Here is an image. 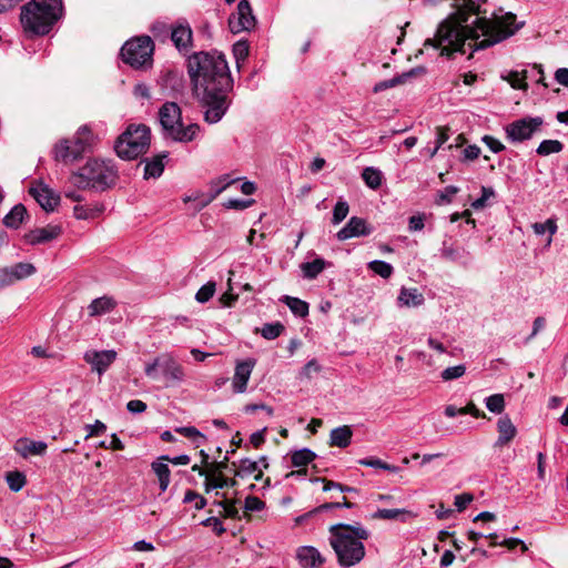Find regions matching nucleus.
<instances>
[{
  "label": "nucleus",
  "mask_w": 568,
  "mask_h": 568,
  "mask_svg": "<svg viewBox=\"0 0 568 568\" xmlns=\"http://www.w3.org/2000/svg\"><path fill=\"white\" fill-rule=\"evenodd\" d=\"M531 226H532L534 232L537 235H542L546 232L549 233V237L547 240V246H549L551 244V242H552V235L557 232V229H558L556 220L548 219L544 223H534Z\"/></svg>",
  "instance_id": "nucleus-41"
},
{
  "label": "nucleus",
  "mask_w": 568,
  "mask_h": 568,
  "mask_svg": "<svg viewBox=\"0 0 568 568\" xmlns=\"http://www.w3.org/2000/svg\"><path fill=\"white\" fill-rule=\"evenodd\" d=\"M424 216L423 215H413L408 220V230L410 232L422 231L424 229Z\"/></svg>",
  "instance_id": "nucleus-62"
},
{
  "label": "nucleus",
  "mask_w": 568,
  "mask_h": 568,
  "mask_svg": "<svg viewBox=\"0 0 568 568\" xmlns=\"http://www.w3.org/2000/svg\"><path fill=\"white\" fill-rule=\"evenodd\" d=\"M163 85L170 88L173 92L180 93L184 89V80L182 73L178 70H168L163 75Z\"/></svg>",
  "instance_id": "nucleus-35"
},
{
  "label": "nucleus",
  "mask_w": 568,
  "mask_h": 568,
  "mask_svg": "<svg viewBox=\"0 0 568 568\" xmlns=\"http://www.w3.org/2000/svg\"><path fill=\"white\" fill-rule=\"evenodd\" d=\"M541 123L542 121L540 118H525L515 121L514 123L508 125L506 130L507 138L513 140L514 142L528 140L531 138L532 133L539 129Z\"/></svg>",
  "instance_id": "nucleus-11"
},
{
  "label": "nucleus",
  "mask_w": 568,
  "mask_h": 568,
  "mask_svg": "<svg viewBox=\"0 0 568 568\" xmlns=\"http://www.w3.org/2000/svg\"><path fill=\"white\" fill-rule=\"evenodd\" d=\"M115 306V302L108 296H102L93 300L89 305V314L91 316H98L112 311Z\"/></svg>",
  "instance_id": "nucleus-33"
},
{
  "label": "nucleus",
  "mask_w": 568,
  "mask_h": 568,
  "mask_svg": "<svg viewBox=\"0 0 568 568\" xmlns=\"http://www.w3.org/2000/svg\"><path fill=\"white\" fill-rule=\"evenodd\" d=\"M95 139L100 140L101 138L93 134L90 125L84 124L78 129L77 136L73 142H90Z\"/></svg>",
  "instance_id": "nucleus-52"
},
{
  "label": "nucleus",
  "mask_w": 568,
  "mask_h": 568,
  "mask_svg": "<svg viewBox=\"0 0 568 568\" xmlns=\"http://www.w3.org/2000/svg\"><path fill=\"white\" fill-rule=\"evenodd\" d=\"M555 79L559 84L568 88V68L557 69L555 72Z\"/></svg>",
  "instance_id": "nucleus-64"
},
{
  "label": "nucleus",
  "mask_w": 568,
  "mask_h": 568,
  "mask_svg": "<svg viewBox=\"0 0 568 568\" xmlns=\"http://www.w3.org/2000/svg\"><path fill=\"white\" fill-rule=\"evenodd\" d=\"M348 212H349L348 203L345 200L339 199L333 209L332 223L334 225L339 224L342 221H344L346 219Z\"/></svg>",
  "instance_id": "nucleus-48"
},
{
  "label": "nucleus",
  "mask_w": 568,
  "mask_h": 568,
  "mask_svg": "<svg viewBox=\"0 0 568 568\" xmlns=\"http://www.w3.org/2000/svg\"><path fill=\"white\" fill-rule=\"evenodd\" d=\"M150 144H113L116 155L124 161H132L148 151Z\"/></svg>",
  "instance_id": "nucleus-28"
},
{
  "label": "nucleus",
  "mask_w": 568,
  "mask_h": 568,
  "mask_svg": "<svg viewBox=\"0 0 568 568\" xmlns=\"http://www.w3.org/2000/svg\"><path fill=\"white\" fill-rule=\"evenodd\" d=\"M85 164L71 173L69 182L78 190L94 189L105 191L118 180V171L111 161H100L87 158Z\"/></svg>",
  "instance_id": "nucleus-5"
},
{
  "label": "nucleus",
  "mask_w": 568,
  "mask_h": 568,
  "mask_svg": "<svg viewBox=\"0 0 568 568\" xmlns=\"http://www.w3.org/2000/svg\"><path fill=\"white\" fill-rule=\"evenodd\" d=\"M116 352L109 351H91L84 354V361L92 366L99 375L106 372L110 365L115 361Z\"/></svg>",
  "instance_id": "nucleus-16"
},
{
  "label": "nucleus",
  "mask_w": 568,
  "mask_h": 568,
  "mask_svg": "<svg viewBox=\"0 0 568 568\" xmlns=\"http://www.w3.org/2000/svg\"><path fill=\"white\" fill-rule=\"evenodd\" d=\"M126 409L132 414H140L145 412L146 404L140 399H132L126 404Z\"/></svg>",
  "instance_id": "nucleus-63"
},
{
  "label": "nucleus",
  "mask_w": 568,
  "mask_h": 568,
  "mask_svg": "<svg viewBox=\"0 0 568 568\" xmlns=\"http://www.w3.org/2000/svg\"><path fill=\"white\" fill-rule=\"evenodd\" d=\"M215 293V283L214 282H207L203 286L200 287V290L195 294V300L199 303H206L210 301Z\"/></svg>",
  "instance_id": "nucleus-49"
},
{
  "label": "nucleus",
  "mask_w": 568,
  "mask_h": 568,
  "mask_svg": "<svg viewBox=\"0 0 568 568\" xmlns=\"http://www.w3.org/2000/svg\"><path fill=\"white\" fill-rule=\"evenodd\" d=\"M169 158L168 152H161L151 159H145L144 179H158L162 175L165 168V160Z\"/></svg>",
  "instance_id": "nucleus-24"
},
{
  "label": "nucleus",
  "mask_w": 568,
  "mask_h": 568,
  "mask_svg": "<svg viewBox=\"0 0 568 568\" xmlns=\"http://www.w3.org/2000/svg\"><path fill=\"white\" fill-rule=\"evenodd\" d=\"M474 499V496L469 493H463L455 496L454 505L458 511H463Z\"/></svg>",
  "instance_id": "nucleus-57"
},
{
  "label": "nucleus",
  "mask_w": 568,
  "mask_h": 568,
  "mask_svg": "<svg viewBox=\"0 0 568 568\" xmlns=\"http://www.w3.org/2000/svg\"><path fill=\"white\" fill-rule=\"evenodd\" d=\"M327 266H331V263L326 262L322 257H316L312 262H304L301 264V270L303 272V277L306 280L316 278Z\"/></svg>",
  "instance_id": "nucleus-31"
},
{
  "label": "nucleus",
  "mask_w": 568,
  "mask_h": 568,
  "mask_svg": "<svg viewBox=\"0 0 568 568\" xmlns=\"http://www.w3.org/2000/svg\"><path fill=\"white\" fill-rule=\"evenodd\" d=\"M466 372V366L464 364L450 366L445 368L440 376L444 381H452L462 377Z\"/></svg>",
  "instance_id": "nucleus-51"
},
{
  "label": "nucleus",
  "mask_w": 568,
  "mask_h": 568,
  "mask_svg": "<svg viewBox=\"0 0 568 568\" xmlns=\"http://www.w3.org/2000/svg\"><path fill=\"white\" fill-rule=\"evenodd\" d=\"M219 506H221L225 513V516L230 518H236L239 516V510L236 507V500H222L217 503Z\"/></svg>",
  "instance_id": "nucleus-56"
},
{
  "label": "nucleus",
  "mask_w": 568,
  "mask_h": 568,
  "mask_svg": "<svg viewBox=\"0 0 568 568\" xmlns=\"http://www.w3.org/2000/svg\"><path fill=\"white\" fill-rule=\"evenodd\" d=\"M296 556L301 566L304 568H314L324 562V558L321 556L320 551L312 546L300 547Z\"/></svg>",
  "instance_id": "nucleus-25"
},
{
  "label": "nucleus",
  "mask_w": 568,
  "mask_h": 568,
  "mask_svg": "<svg viewBox=\"0 0 568 568\" xmlns=\"http://www.w3.org/2000/svg\"><path fill=\"white\" fill-rule=\"evenodd\" d=\"M353 430L349 426L344 425L331 430L329 446L346 448L351 445Z\"/></svg>",
  "instance_id": "nucleus-29"
},
{
  "label": "nucleus",
  "mask_w": 568,
  "mask_h": 568,
  "mask_svg": "<svg viewBox=\"0 0 568 568\" xmlns=\"http://www.w3.org/2000/svg\"><path fill=\"white\" fill-rule=\"evenodd\" d=\"M265 504L258 497L247 496L245 498L244 508L247 511H260L264 509Z\"/></svg>",
  "instance_id": "nucleus-55"
},
{
  "label": "nucleus",
  "mask_w": 568,
  "mask_h": 568,
  "mask_svg": "<svg viewBox=\"0 0 568 568\" xmlns=\"http://www.w3.org/2000/svg\"><path fill=\"white\" fill-rule=\"evenodd\" d=\"M85 428L88 429L87 438L102 435L106 430L105 424L102 423L101 420H95L94 424L87 425Z\"/></svg>",
  "instance_id": "nucleus-59"
},
{
  "label": "nucleus",
  "mask_w": 568,
  "mask_h": 568,
  "mask_svg": "<svg viewBox=\"0 0 568 568\" xmlns=\"http://www.w3.org/2000/svg\"><path fill=\"white\" fill-rule=\"evenodd\" d=\"M232 466L237 468L234 470L235 476L245 477L257 470L258 463L250 458H243L240 460L239 465L236 462H232Z\"/></svg>",
  "instance_id": "nucleus-40"
},
{
  "label": "nucleus",
  "mask_w": 568,
  "mask_h": 568,
  "mask_svg": "<svg viewBox=\"0 0 568 568\" xmlns=\"http://www.w3.org/2000/svg\"><path fill=\"white\" fill-rule=\"evenodd\" d=\"M27 215V209L23 204L14 205L8 214L3 217V224L10 229H18Z\"/></svg>",
  "instance_id": "nucleus-32"
},
{
  "label": "nucleus",
  "mask_w": 568,
  "mask_h": 568,
  "mask_svg": "<svg viewBox=\"0 0 568 568\" xmlns=\"http://www.w3.org/2000/svg\"><path fill=\"white\" fill-rule=\"evenodd\" d=\"M495 196V191L491 187L483 186L481 187V196L476 199L471 203V207L475 210H480L486 206V202Z\"/></svg>",
  "instance_id": "nucleus-53"
},
{
  "label": "nucleus",
  "mask_w": 568,
  "mask_h": 568,
  "mask_svg": "<svg viewBox=\"0 0 568 568\" xmlns=\"http://www.w3.org/2000/svg\"><path fill=\"white\" fill-rule=\"evenodd\" d=\"M425 73H426L425 67L413 68V69H410L406 72H403L402 74H398L389 80H385V81H381V82L376 83L374 87V91L378 92V91H383L386 89H390V88L404 84L414 78L424 75Z\"/></svg>",
  "instance_id": "nucleus-20"
},
{
  "label": "nucleus",
  "mask_w": 568,
  "mask_h": 568,
  "mask_svg": "<svg viewBox=\"0 0 568 568\" xmlns=\"http://www.w3.org/2000/svg\"><path fill=\"white\" fill-rule=\"evenodd\" d=\"M316 458V454L310 448L294 450L291 456L293 467H302L312 463Z\"/></svg>",
  "instance_id": "nucleus-39"
},
{
  "label": "nucleus",
  "mask_w": 568,
  "mask_h": 568,
  "mask_svg": "<svg viewBox=\"0 0 568 568\" xmlns=\"http://www.w3.org/2000/svg\"><path fill=\"white\" fill-rule=\"evenodd\" d=\"M160 460L161 459L153 462L151 464V468L159 479V486L161 491H165L170 485L171 471L169 466Z\"/></svg>",
  "instance_id": "nucleus-34"
},
{
  "label": "nucleus",
  "mask_w": 568,
  "mask_h": 568,
  "mask_svg": "<svg viewBox=\"0 0 568 568\" xmlns=\"http://www.w3.org/2000/svg\"><path fill=\"white\" fill-rule=\"evenodd\" d=\"M486 407L489 412L501 414L505 409V398L503 394H494L485 399Z\"/></svg>",
  "instance_id": "nucleus-47"
},
{
  "label": "nucleus",
  "mask_w": 568,
  "mask_h": 568,
  "mask_svg": "<svg viewBox=\"0 0 568 568\" xmlns=\"http://www.w3.org/2000/svg\"><path fill=\"white\" fill-rule=\"evenodd\" d=\"M29 193L45 212L54 211L60 203V195L42 182L30 187Z\"/></svg>",
  "instance_id": "nucleus-13"
},
{
  "label": "nucleus",
  "mask_w": 568,
  "mask_h": 568,
  "mask_svg": "<svg viewBox=\"0 0 568 568\" xmlns=\"http://www.w3.org/2000/svg\"><path fill=\"white\" fill-rule=\"evenodd\" d=\"M161 369L166 386L180 384L184 379V369L171 354H161L152 363L146 364L144 373L152 379L158 378V369Z\"/></svg>",
  "instance_id": "nucleus-7"
},
{
  "label": "nucleus",
  "mask_w": 568,
  "mask_h": 568,
  "mask_svg": "<svg viewBox=\"0 0 568 568\" xmlns=\"http://www.w3.org/2000/svg\"><path fill=\"white\" fill-rule=\"evenodd\" d=\"M256 361L254 358H246L239 361L235 366L233 376V390L234 393H244L247 387V382L251 377L252 371L255 367Z\"/></svg>",
  "instance_id": "nucleus-15"
},
{
  "label": "nucleus",
  "mask_w": 568,
  "mask_h": 568,
  "mask_svg": "<svg viewBox=\"0 0 568 568\" xmlns=\"http://www.w3.org/2000/svg\"><path fill=\"white\" fill-rule=\"evenodd\" d=\"M329 545L342 568H351L364 559L366 551L363 541L369 537L367 529L362 526L336 524L329 528Z\"/></svg>",
  "instance_id": "nucleus-3"
},
{
  "label": "nucleus",
  "mask_w": 568,
  "mask_h": 568,
  "mask_svg": "<svg viewBox=\"0 0 568 568\" xmlns=\"http://www.w3.org/2000/svg\"><path fill=\"white\" fill-rule=\"evenodd\" d=\"M159 122L166 138L174 142H191L197 138L200 126L184 125L181 108L175 102H165L159 110Z\"/></svg>",
  "instance_id": "nucleus-6"
},
{
  "label": "nucleus",
  "mask_w": 568,
  "mask_h": 568,
  "mask_svg": "<svg viewBox=\"0 0 568 568\" xmlns=\"http://www.w3.org/2000/svg\"><path fill=\"white\" fill-rule=\"evenodd\" d=\"M256 24V19L253 14L251 4L247 0H240L236 7V12L232 13L229 18V28L232 33H240L243 31H251Z\"/></svg>",
  "instance_id": "nucleus-10"
},
{
  "label": "nucleus",
  "mask_w": 568,
  "mask_h": 568,
  "mask_svg": "<svg viewBox=\"0 0 568 568\" xmlns=\"http://www.w3.org/2000/svg\"><path fill=\"white\" fill-rule=\"evenodd\" d=\"M281 301L288 306L294 315L300 317L308 315V304L305 301L288 295H284Z\"/></svg>",
  "instance_id": "nucleus-37"
},
{
  "label": "nucleus",
  "mask_w": 568,
  "mask_h": 568,
  "mask_svg": "<svg viewBox=\"0 0 568 568\" xmlns=\"http://www.w3.org/2000/svg\"><path fill=\"white\" fill-rule=\"evenodd\" d=\"M187 73L194 92L205 108L204 118L209 123L219 122L230 108L229 93L233 79L225 57L217 52H196L187 59Z\"/></svg>",
  "instance_id": "nucleus-2"
},
{
  "label": "nucleus",
  "mask_w": 568,
  "mask_h": 568,
  "mask_svg": "<svg viewBox=\"0 0 568 568\" xmlns=\"http://www.w3.org/2000/svg\"><path fill=\"white\" fill-rule=\"evenodd\" d=\"M176 432L182 434L183 436L192 439L196 446H200L205 440V436L200 433L195 427H179Z\"/></svg>",
  "instance_id": "nucleus-50"
},
{
  "label": "nucleus",
  "mask_w": 568,
  "mask_h": 568,
  "mask_svg": "<svg viewBox=\"0 0 568 568\" xmlns=\"http://www.w3.org/2000/svg\"><path fill=\"white\" fill-rule=\"evenodd\" d=\"M91 144H54L51 154L54 161L64 166L80 163L89 158Z\"/></svg>",
  "instance_id": "nucleus-9"
},
{
  "label": "nucleus",
  "mask_w": 568,
  "mask_h": 568,
  "mask_svg": "<svg viewBox=\"0 0 568 568\" xmlns=\"http://www.w3.org/2000/svg\"><path fill=\"white\" fill-rule=\"evenodd\" d=\"M61 232L60 226L48 225L45 227L34 229L24 234V241L30 245L43 244L57 239Z\"/></svg>",
  "instance_id": "nucleus-19"
},
{
  "label": "nucleus",
  "mask_w": 568,
  "mask_h": 568,
  "mask_svg": "<svg viewBox=\"0 0 568 568\" xmlns=\"http://www.w3.org/2000/svg\"><path fill=\"white\" fill-rule=\"evenodd\" d=\"M152 53L153 42L148 36L131 39L121 49L123 61L133 68H141L150 62Z\"/></svg>",
  "instance_id": "nucleus-8"
},
{
  "label": "nucleus",
  "mask_w": 568,
  "mask_h": 568,
  "mask_svg": "<svg viewBox=\"0 0 568 568\" xmlns=\"http://www.w3.org/2000/svg\"><path fill=\"white\" fill-rule=\"evenodd\" d=\"M62 11V0H31L22 6L20 22L24 32L44 36L61 18Z\"/></svg>",
  "instance_id": "nucleus-4"
},
{
  "label": "nucleus",
  "mask_w": 568,
  "mask_h": 568,
  "mask_svg": "<svg viewBox=\"0 0 568 568\" xmlns=\"http://www.w3.org/2000/svg\"><path fill=\"white\" fill-rule=\"evenodd\" d=\"M250 53V47L247 41L240 40L233 44V55L237 68L246 60Z\"/></svg>",
  "instance_id": "nucleus-46"
},
{
  "label": "nucleus",
  "mask_w": 568,
  "mask_h": 568,
  "mask_svg": "<svg viewBox=\"0 0 568 568\" xmlns=\"http://www.w3.org/2000/svg\"><path fill=\"white\" fill-rule=\"evenodd\" d=\"M528 70H524L521 72L513 71L509 73L506 80L509 82L511 88L526 90L528 88V84L526 83V79H528Z\"/></svg>",
  "instance_id": "nucleus-45"
},
{
  "label": "nucleus",
  "mask_w": 568,
  "mask_h": 568,
  "mask_svg": "<svg viewBox=\"0 0 568 568\" xmlns=\"http://www.w3.org/2000/svg\"><path fill=\"white\" fill-rule=\"evenodd\" d=\"M240 178H231L230 174L220 175L209 182L210 191L205 194V197L201 201L199 210L206 207L213 202L222 192H224L230 185L237 182Z\"/></svg>",
  "instance_id": "nucleus-17"
},
{
  "label": "nucleus",
  "mask_w": 568,
  "mask_h": 568,
  "mask_svg": "<svg viewBox=\"0 0 568 568\" xmlns=\"http://www.w3.org/2000/svg\"><path fill=\"white\" fill-rule=\"evenodd\" d=\"M254 203L253 199L242 200V199H230L223 205L226 209L242 211L250 207Z\"/></svg>",
  "instance_id": "nucleus-54"
},
{
  "label": "nucleus",
  "mask_w": 568,
  "mask_h": 568,
  "mask_svg": "<svg viewBox=\"0 0 568 568\" xmlns=\"http://www.w3.org/2000/svg\"><path fill=\"white\" fill-rule=\"evenodd\" d=\"M237 481L234 478H227L223 474L210 473L206 475L204 480L205 493H210L214 489H223L227 487H235Z\"/></svg>",
  "instance_id": "nucleus-30"
},
{
  "label": "nucleus",
  "mask_w": 568,
  "mask_h": 568,
  "mask_svg": "<svg viewBox=\"0 0 568 568\" xmlns=\"http://www.w3.org/2000/svg\"><path fill=\"white\" fill-rule=\"evenodd\" d=\"M440 256L445 261L460 264H466L468 260V253L464 247L455 246L449 244L447 241L443 242L440 247Z\"/></svg>",
  "instance_id": "nucleus-26"
},
{
  "label": "nucleus",
  "mask_w": 568,
  "mask_h": 568,
  "mask_svg": "<svg viewBox=\"0 0 568 568\" xmlns=\"http://www.w3.org/2000/svg\"><path fill=\"white\" fill-rule=\"evenodd\" d=\"M362 179L369 189L377 190L382 185L384 176L381 170L367 166L362 172Z\"/></svg>",
  "instance_id": "nucleus-36"
},
{
  "label": "nucleus",
  "mask_w": 568,
  "mask_h": 568,
  "mask_svg": "<svg viewBox=\"0 0 568 568\" xmlns=\"http://www.w3.org/2000/svg\"><path fill=\"white\" fill-rule=\"evenodd\" d=\"M412 514L406 509H378L374 515V519H384V520H400L406 521V518Z\"/></svg>",
  "instance_id": "nucleus-38"
},
{
  "label": "nucleus",
  "mask_w": 568,
  "mask_h": 568,
  "mask_svg": "<svg viewBox=\"0 0 568 568\" xmlns=\"http://www.w3.org/2000/svg\"><path fill=\"white\" fill-rule=\"evenodd\" d=\"M397 302L399 306L418 307L424 304L425 297L416 287H402Z\"/></svg>",
  "instance_id": "nucleus-27"
},
{
  "label": "nucleus",
  "mask_w": 568,
  "mask_h": 568,
  "mask_svg": "<svg viewBox=\"0 0 568 568\" xmlns=\"http://www.w3.org/2000/svg\"><path fill=\"white\" fill-rule=\"evenodd\" d=\"M47 447L44 442L31 440L29 438H19L14 444V450L23 458L30 455H44Z\"/></svg>",
  "instance_id": "nucleus-23"
},
{
  "label": "nucleus",
  "mask_w": 568,
  "mask_h": 568,
  "mask_svg": "<svg viewBox=\"0 0 568 568\" xmlns=\"http://www.w3.org/2000/svg\"><path fill=\"white\" fill-rule=\"evenodd\" d=\"M458 192V187L448 185L438 195V204L450 203L454 195Z\"/></svg>",
  "instance_id": "nucleus-58"
},
{
  "label": "nucleus",
  "mask_w": 568,
  "mask_h": 568,
  "mask_svg": "<svg viewBox=\"0 0 568 568\" xmlns=\"http://www.w3.org/2000/svg\"><path fill=\"white\" fill-rule=\"evenodd\" d=\"M285 327L280 322L266 323L260 331L261 335L268 341L277 338L283 332Z\"/></svg>",
  "instance_id": "nucleus-43"
},
{
  "label": "nucleus",
  "mask_w": 568,
  "mask_h": 568,
  "mask_svg": "<svg viewBox=\"0 0 568 568\" xmlns=\"http://www.w3.org/2000/svg\"><path fill=\"white\" fill-rule=\"evenodd\" d=\"M497 430L499 435L494 444L495 447L508 445L517 435V428L508 415H504L498 419Z\"/></svg>",
  "instance_id": "nucleus-22"
},
{
  "label": "nucleus",
  "mask_w": 568,
  "mask_h": 568,
  "mask_svg": "<svg viewBox=\"0 0 568 568\" xmlns=\"http://www.w3.org/2000/svg\"><path fill=\"white\" fill-rule=\"evenodd\" d=\"M6 480L9 488L14 493L20 491L27 484L26 475L18 470L8 471L6 475Z\"/></svg>",
  "instance_id": "nucleus-42"
},
{
  "label": "nucleus",
  "mask_w": 568,
  "mask_h": 568,
  "mask_svg": "<svg viewBox=\"0 0 568 568\" xmlns=\"http://www.w3.org/2000/svg\"><path fill=\"white\" fill-rule=\"evenodd\" d=\"M372 232L373 227L368 225L364 219L353 216L345 226L336 233V237L338 241H346L352 237L367 236L372 234Z\"/></svg>",
  "instance_id": "nucleus-14"
},
{
  "label": "nucleus",
  "mask_w": 568,
  "mask_h": 568,
  "mask_svg": "<svg viewBox=\"0 0 568 568\" xmlns=\"http://www.w3.org/2000/svg\"><path fill=\"white\" fill-rule=\"evenodd\" d=\"M562 150V144H538L536 152L539 155H549L551 153H558Z\"/></svg>",
  "instance_id": "nucleus-60"
},
{
  "label": "nucleus",
  "mask_w": 568,
  "mask_h": 568,
  "mask_svg": "<svg viewBox=\"0 0 568 568\" xmlns=\"http://www.w3.org/2000/svg\"><path fill=\"white\" fill-rule=\"evenodd\" d=\"M192 29L186 21L178 22L171 30V40L179 51H187L192 44Z\"/></svg>",
  "instance_id": "nucleus-18"
},
{
  "label": "nucleus",
  "mask_w": 568,
  "mask_h": 568,
  "mask_svg": "<svg viewBox=\"0 0 568 568\" xmlns=\"http://www.w3.org/2000/svg\"><path fill=\"white\" fill-rule=\"evenodd\" d=\"M368 268L383 278H389L394 272L393 266L382 260H374L369 262Z\"/></svg>",
  "instance_id": "nucleus-44"
},
{
  "label": "nucleus",
  "mask_w": 568,
  "mask_h": 568,
  "mask_svg": "<svg viewBox=\"0 0 568 568\" xmlns=\"http://www.w3.org/2000/svg\"><path fill=\"white\" fill-rule=\"evenodd\" d=\"M204 526H211L217 536L225 532L222 521L217 517H210L203 521Z\"/></svg>",
  "instance_id": "nucleus-61"
},
{
  "label": "nucleus",
  "mask_w": 568,
  "mask_h": 568,
  "mask_svg": "<svg viewBox=\"0 0 568 568\" xmlns=\"http://www.w3.org/2000/svg\"><path fill=\"white\" fill-rule=\"evenodd\" d=\"M36 266L31 263H17L9 267L0 268V287L12 285L17 281L27 278L36 273Z\"/></svg>",
  "instance_id": "nucleus-12"
},
{
  "label": "nucleus",
  "mask_w": 568,
  "mask_h": 568,
  "mask_svg": "<svg viewBox=\"0 0 568 568\" xmlns=\"http://www.w3.org/2000/svg\"><path fill=\"white\" fill-rule=\"evenodd\" d=\"M487 0H454L455 11L437 28L433 39H426L424 47L440 49V55L449 57L453 52L465 53L467 40L474 41L469 47L483 50L514 36L525 22H516V14L507 12L493 18L480 17V3Z\"/></svg>",
  "instance_id": "nucleus-1"
},
{
  "label": "nucleus",
  "mask_w": 568,
  "mask_h": 568,
  "mask_svg": "<svg viewBox=\"0 0 568 568\" xmlns=\"http://www.w3.org/2000/svg\"><path fill=\"white\" fill-rule=\"evenodd\" d=\"M151 129L145 124H130L115 142H150Z\"/></svg>",
  "instance_id": "nucleus-21"
}]
</instances>
